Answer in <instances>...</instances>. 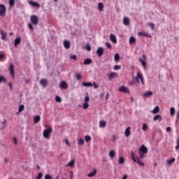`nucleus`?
<instances>
[{
  "instance_id": "1",
  "label": "nucleus",
  "mask_w": 179,
  "mask_h": 179,
  "mask_svg": "<svg viewBox=\"0 0 179 179\" xmlns=\"http://www.w3.org/2000/svg\"><path fill=\"white\" fill-rule=\"evenodd\" d=\"M131 159L134 163H137V164H139V166H145V164L142 162V161L139 160V157H138L135 154H134V152L131 151Z\"/></svg>"
},
{
  "instance_id": "2",
  "label": "nucleus",
  "mask_w": 179,
  "mask_h": 179,
  "mask_svg": "<svg viewBox=\"0 0 179 179\" xmlns=\"http://www.w3.org/2000/svg\"><path fill=\"white\" fill-rule=\"evenodd\" d=\"M52 132V129L49 127L43 131V138H45L46 139H50L51 137V133Z\"/></svg>"
},
{
  "instance_id": "3",
  "label": "nucleus",
  "mask_w": 179,
  "mask_h": 179,
  "mask_svg": "<svg viewBox=\"0 0 179 179\" xmlns=\"http://www.w3.org/2000/svg\"><path fill=\"white\" fill-rule=\"evenodd\" d=\"M135 79H136L137 83H138V84L141 83V80L142 85H145V81H143V76H142V74H141L140 72L137 73V76L135 77Z\"/></svg>"
},
{
  "instance_id": "4",
  "label": "nucleus",
  "mask_w": 179,
  "mask_h": 179,
  "mask_svg": "<svg viewBox=\"0 0 179 179\" xmlns=\"http://www.w3.org/2000/svg\"><path fill=\"white\" fill-rule=\"evenodd\" d=\"M6 14V6L3 4H0V16L2 17H5Z\"/></svg>"
},
{
  "instance_id": "5",
  "label": "nucleus",
  "mask_w": 179,
  "mask_h": 179,
  "mask_svg": "<svg viewBox=\"0 0 179 179\" xmlns=\"http://www.w3.org/2000/svg\"><path fill=\"white\" fill-rule=\"evenodd\" d=\"M30 22H31V23L35 26H37V24H38V17L34 15H31L30 17Z\"/></svg>"
},
{
  "instance_id": "6",
  "label": "nucleus",
  "mask_w": 179,
  "mask_h": 179,
  "mask_svg": "<svg viewBox=\"0 0 179 179\" xmlns=\"http://www.w3.org/2000/svg\"><path fill=\"white\" fill-rule=\"evenodd\" d=\"M0 34L1 36V40H3V41H8V39L6 38V37H8V33L1 30Z\"/></svg>"
},
{
  "instance_id": "7",
  "label": "nucleus",
  "mask_w": 179,
  "mask_h": 179,
  "mask_svg": "<svg viewBox=\"0 0 179 179\" xmlns=\"http://www.w3.org/2000/svg\"><path fill=\"white\" fill-rule=\"evenodd\" d=\"M103 52H104V48H103V47H99L96 50V54L99 55V57H103Z\"/></svg>"
},
{
  "instance_id": "8",
  "label": "nucleus",
  "mask_w": 179,
  "mask_h": 179,
  "mask_svg": "<svg viewBox=\"0 0 179 179\" xmlns=\"http://www.w3.org/2000/svg\"><path fill=\"white\" fill-rule=\"evenodd\" d=\"M10 73L13 76V78L15 79V66L13 64L10 65Z\"/></svg>"
},
{
  "instance_id": "9",
  "label": "nucleus",
  "mask_w": 179,
  "mask_h": 179,
  "mask_svg": "<svg viewBox=\"0 0 179 179\" xmlns=\"http://www.w3.org/2000/svg\"><path fill=\"white\" fill-rule=\"evenodd\" d=\"M119 90H120V92H123V93H127L128 94H129V93H130L129 90L125 86H121L119 88Z\"/></svg>"
},
{
  "instance_id": "10",
  "label": "nucleus",
  "mask_w": 179,
  "mask_h": 179,
  "mask_svg": "<svg viewBox=\"0 0 179 179\" xmlns=\"http://www.w3.org/2000/svg\"><path fill=\"white\" fill-rule=\"evenodd\" d=\"M148 150H148V148L145 146V145H142L138 149V152H141L142 153H148Z\"/></svg>"
},
{
  "instance_id": "11",
  "label": "nucleus",
  "mask_w": 179,
  "mask_h": 179,
  "mask_svg": "<svg viewBox=\"0 0 179 179\" xmlns=\"http://www.w3.org/2000/svg\"><path fill=\"white\" fill-rule=\"evenodd\" d=\"M59 87H60V89H68L69 87L68 83H66V81H62L60 83Z\"/></svg>"
},
{
  "instance_id": "12",
  "label": "nucleus",
  "mask_w": 179,
  "mask_h": 179,
  "mask_svg": "<svg viewBox=\"0 0 179 179\" xmlns=\"http://www.w3.org/2000/svg\"><path fill=\"white\" fill-rule=\"evenodd\" d=\"M138 36H141L142 37H150V36H149V34L145 31H138Z\"/></svg>"
},
{
  "instance_id": "13",
  "label": "nucleus",
  "mask_w": 179,
  "mask_h": 179,
  "mask_svg": "<svg viewBox=\"0 0 179 179\" xmlns=\"http://www.w3.org/2000/svg\"><path fill=\"white\" fill-rule=\"evenodd\" d=\"M114 78H118L117 73L112 72L109 74V76H108L109 80H111V79H114Z\"/></svg>"
},
{
  "instance_id": "14",
  "label": "nucleus",
  "mask_w": 179,
  "mask_h": 179,
  "mask_svg": "<svg viewBox=\"0 0 179 179\" xmlns=\"http://www.w3.org/2000/svg\"><path fill=\"white\" fill-rule=\"evenodd\" d=\"M110 41H112V43H113V44H116L117 43V36H115V35H114L113 34L110 35Z\"/></svg>"
},
{
  "instance_id": "15",
  "label": "nucleus",
  "mask_w": 179,
  "mask_h": 179,
  "mask_svg": "<svg viewBox=\"0 0 179 179\" xmlns=\"http://www.w3.org/2000/svg\"><path fill=\"white\" fill-rule=\"evenodd\" d=\"M64 48L69 50V48H71V42H69V41L65 40L64 41Z\"/></svg>"
},
{
  "instance_id": "16",
  "label": "nucleus",
  "mask_w": 179,
  "mask_h": 179,
  "mask_svg": "<svg viewBox=\"0 0 179 179\" xmlns=\"http://www.w3.org/2000/svg\"><path fill=\"white\" fill-rule=\"evenodd\" d=\"M28 2L29 3V5H31L32 6H34L35 8H40V3H38L36 1H29Z\"/></svg>"
},
{
  "instance_id": "17",
  "label": "nucleus",
  "mask_w": 179,
  "mask_h": 179,
  "mask_svg": "<svg viewBox=\"0 0 179 179\" xmlns=\"http://www.w3.org/2000/svg\"><path fill=\"white\" fill-rule=\"evenodd\" d=\"M143 97L145 98H148V97H150V96H153V92L152 91H147L143 94Z\"/></svg>"
},
{
  "instance_id": "18",
  "label": "nucleus",
  "mask_w": 179,
  "mask_h": 179,
  "mask_svg": "<svg viewBox=\"0 0 179 179\" xmlns=\"http://www.w3.org/2000/svg\"><path fill=\"white\" fill-rule=\"evenodd\" d=\"M21 41H22V38H20V36H19L17 38H15V41H14L15 47H17V45H19V44H20Z\"/></svg>"
},
{
  "instance_id": "19",
  "label": "nucleus",
  "mask_w": 179,
  "mask_h": 179,
  "mask_svg": "<svg viewBox=\"0 0 179 179\" xmlns=\"http://www.w3.org/2000/svg\"><path fill=\"white\" fill-rule=\"evenodd\" d=\"M107 122L104 120H101L99 122V128H106Z\"/></svg>"
},
{
  "instance_id": "20",
  "label": "nucleus",
  "mask_w": 179,
  "mask_h": 179,
  "mask_svg": "<svg viewBox=\"0 0 179 179\" xmlns=\"http://www.w3.org/2000/svg\"><path fill=\"white\" fill-rule=\"evenodd\" d=\"M123 23H124V26H128V24H129L131 23V20L128 17H124L123 19Z\"/></svg>"
},
{
  "instance_id": "21",
  "label": "nucleus",
  "mask_w": 179,
  "mask_h": 179,
  "mask_svg": "<svg viewBox=\"0 0 179 179\" xmlns=\"http://www.w3.org/2000/svg\"><path fill=\"white\" fill-rule=\"evenodd\" d=\"M124 135L128 138L131 135V127H127L124 131Z\"/></svg>"
},
{
  "instance_id": "22",
  "label": "nucleus",
  "mask_w": 179,
  "mask_h": 179,
  "mask_svg": "<svg viewBox=\"0 0 179 179\" xmlns=\"http://www.w3.org/2000/svg\"><path fill=\"white\" fill-rule=\"evenodd\" d=\"M93 60H92V59L88 58V59H85L83 64L84 65H90V64H92Z\"/></svg>"
},
{
  "instance_id": "23",
  "label": "nucleus",
  "mask_w": 179,
  "mask_h": 179,
  "mask_svg": "<svg viewBox=\"0 0 179 179\" xmlns=\"http://www.w3.org/2000/svg\"><path fill=\"white\" fill-rule=\"evenodd\" d=\"M40 120H41V117L38 115L34 117V121L35 124H38V122H40Z\"/></svg>"
},
{
  "instance_id": "24",
  "label": "nucleus",
  "mask_w": 179,
  "mask_h": 179,
  "mask_svg": "<svg viewBox=\"0 0 179 179\" xmlns=\"http://www.w3.org/2000/svg\"><path fill=\"white\" fill-rule=\"evenodd\" d=\"M40 83L41 86H43V87H45V86H47L48 81L45 79H41L40 81Z\"/></svg>"
},
{
  "instance_id": "25",
  "label": "nucleus",
  "mask_w": 179,
  "mask_h": 179,
  "mask_svg": "<svg viewBox=\"0 0 179 179\" xmlns=\"http://www.w3.org/2000/svg\"><path fill=\"white\" fill-rule=\"evenodd\" d=\"M116 153L115 151L114 150H111L109 152V157H110V159H114L115 156H116Z\"/></svg>"
},
{
  "instance_id": "26",
  "label": "nucleus",
  "mask_w": 179,
  "mask_h": 179,
  "mask_svg": "<svg viewBox=\"0 0 179 179\" xmlns=\"http://www.w3.org/2000/svg\"><path fill=\"white\" fill-rule=\"evenodd\" d=\"M97 173V170L96 169H94V171L90 173H88L87 176L88 177H94L96 176Z\"/></svg>"
},
{
  "instance_id": "27",
  "label": "nucleus",
  "mask_w": 179,
  "mask_h": 179,
  "mask_svg": "<svg viewBox=\"0 0 179 179\" xmlns=\"http://www.w3.org/2000/svg\"><path fill=\"white\" fill-rule=\"evenodd\" d=\"M136 43V38L134 36H131L129 38V44H135Z\"/></svg>"
},
{
  "instance_id": "28",
  "label": "nucleus",
  "mask_w": 179,
  "mask_h": 179,
  "mask_svg": "<svg viewBox=\"0 0 179 179\" xmlns=\"http://www.w3.org/2000/svg\"><path fill=\"white\" fill-rule=\"evenodd\" d=\"M162 119V115H156L153 117V121H157V120H159V121H161Z\"/></svg>"
},
{
  "instance_id": "29",
  "label": "nucleus",
  "mask_w": 179,
  "mask_h": 179,
  "mask_svg": "<svg viewBox=\"0 0 179 179\" xmlns=\"http://www.w3.org/2000/svg\"><path fill=\"white\" fill-rule=\"evenodd\" d=\"M98 9L100 10V12L103 11V9H104V5L103 3H98Z\"/></svg>"
},
{
  "instance_id": "30",
  "label": "nucleus",
  "mask_w": 179,
  "mask_h": 179,
  "mask_svg": "<svg viewBox=\"0 0 179 179\" xmlns=\"http://www.w3.org/2000/svg\"><path fill=\"white\" fill-rule=\"evenodd\" d=\"M170 114L171 117H174V115L176 114V108L174 107L170 108Z\"/></svg>"
},
{
  "instance_id": "31",
  "label": "nucleus",
  "mask_w": 179,
  "mask_h": 179,
  "mask_svg": "<svg viewBox=\"0 0 179 179\" xmlns=\"http://www.w3.org/2000/svg\"><path fill=\"white\" fill-rule=\"evenodd\" d=\"M160 111V108L159 106H156L152 111V114H157Z\"/></svg>"
},
{
  "instance_id": "32",
  "label": "nucleus",
  "mask_w": 179,
  "mask_h": 179,
  "mask_svg": "<svg viewBox=\"0 0 179 179\" xmlns=\"http://www.w3.org/2000/svg\"><path fill=\"white\" fill-rule=\"evenodd\" d=\"M83 86H85V87H90L93 86V84L92 83H83Z\"/></svg>"
},
{
  "instance_id": "33",
  "label": "nucleus",
  "mask_w": 179,
  "mask_h": 179,
  "mask_svg": "<svg viewBox=\"0 0 179 179\" xmlns=\"http://www.w3.org/2000/svg\"><path fill=\"white\" fill-rule=\"evenodd\" d=\"M174 162H176V158H172L167 161V164H169V166H171V164H173Z\"/></svg>"
},
{
  "instance_id": "34",
  "label": "nucleus",
  "mask_w": 179,
  "mask_h": 179,
  "mask_svg": "<svg viewBox=\"0 0 179 179\" xmlns=\"http://www.w3.org/2000/svg\"><path fill=\"white\" fill-rule=\"evenodd\" d=\"M85 143V140H83V138H79L78 140V145H79L80 146H82V145H83Z\"/></svg>"
},
{
  "instance_id": "35",
  "label": "nucleus",
  "mask_w": 179,
  "mask_h": 179,
  "mask_svg": "<svg viewBox=\"0 0 179 179\" xmlns=\"http://www.w3.org/2000/svg\"><path fill=\"white\" fill-rule=\"evenodd\" d=\"M140 62L143 65V68H146V62L143 60V59H139Z\"/></svg>"
},
{
  "instance_id": "36",
  "label": "nucleus",
  "mask_w": 179,
  "mask_h": 179,
  "mask_svg": "<svg viewBox=\"0 0 179 179\" xmlns=\"http://www.w3.org/2000/svg\"><path fill=\"white\" fill-rule=\"evenodd\" d=\"M145 155H146V153L138 151V156L140 159H144Z\"/></svg>"
},
{
  "instance_id": "37",
  "label": "nucleus",
  "mask_w": 179,
  "mask_h": 179,
  "mask_svg": "<svg viewBox=\"0 0 179 179\" xmlns=\"http://www.w3.org/2000/svg\"><path fill=\"white\" fill-rule=\"evenodd\" d=\"M124 163H125V159H124V157H120L119 158V164H124Z\"/></svg>"
},
{
  "instance_id": "38",
  "label": "nucleus",
  "mask_w": 179,
  "mask_h": 179,
  "mask_svg": "<svg viewBox=\"0 0 179 179\" xmlns=\"http://www.w3.org/2000/svg\"><path fill=\"white\" fill-rule=\"evenodd\" d=\"M83 108H84V110H87V108H89V103L87 102H85L83 105Z\"/></svg>"
},
{
  "instance_id": "39",
  "label": "nucleus",
  "mask_w": 179,
  "mask_h": 179,
  "mask_svg": "<svg viewBox=\"0 0 179 179\" xmlns=\"http://www.w3.org/2000/svg\"><path fill=\"white\" fill-rule=\"evenodd\" d=\"M68 166L70 167H73L75 166V159H72L69 164Z\"/></svg>"
},
{
  "instance_id": "40",
  "label": "nucleus",
  "mask_w": 179,
  "mask_h": 179,
  "mask_svg": "<svg viewBox=\"0 0 179 179\" xmlns=\"http://www.w3.org/2000/svg\"><path fill=\"white\" fill-rule=\"evenodd\" d=\"M85 142H90V141H92V137H90V136H85Z\"/></svg>"
},
{
  "instance_id": "41",
  "label": "nucleus",
  "mask_w": 179,
  "mask_h": 179,
  "mask_svg": "<svg viewBox=\"0 0 179 179\" xmlns=\"http://www.w3.org/2000/svg\"><path fill=\"white\" fill-rule=\"evenodd\" d=\"M115 61H120V54L115 53L114 55Z\"/></svg>"
},
{
  "instance_id": "42",
  "label": "nucleus",
  "mask_w": 179,
  "mask_h": 179,
  "mask_svg": "<svg viewBox=\"0 0 179 179\" xmlns=\"http://www.w3.org/2000/svg\"><path fill=\"white\" fill-rule=\"evenodd\" d=\"M55 100L57 103H61V101H62V99L59 96H56Z\"/></svg>"
},
{
  "instance_id": "43",
  "label": "nucleus",
  "mask_w": 179,
  "mask_h": 179,
  "mask_svg": "<svg viewBox=\"0 0 179 179\" xmlns=\"http://www.w3.org/2000/svg\"><path fill=\"white\" fill-rule=\"evenodd\" d=\"M2 82H3L4 83H6V79L5 78V77L1 76H0V83H2Z\"/></svg>"
},
{
  "instance_id": "44",
  "label": "nucleus",
  "mask_w": 179,
  "mask_h": 179,
  "mask_svg": "<svg viewBox=\"0 0 179 179\" xmlns=\"http://www.w3.org/2000/svg\"><path fill=\"white\" fill-rule=\"evenodd\" d=\"M148 26L150 27H151V29L152 30H154L155 29V23L153 22H148Z\"/></svg>"
},
{
  "instance_id": "45",
  "label": "nucleus",
  "mask_w": 179,
  "mask_h": 179,
  "mask_svg": "<svg viewBox=\"0 0 179 179\" xmlns=\"http://www.w3.org/2000/svg\"><path fill=\"white\" fill-rule=\"evenodd\" d=\"M6 119H3V126L1 127H0V129H3V128H5V127H6Z\"/></svg>"
},
{
  "instance_id": "46",
  "label": "nucleus",
  "mask_w": 179,
  "mask_h": 179,
  "mask_svg": "<svg viewBox=\"0 0 179 179\" xmlns=\"http://www.w3.org/2000/svg\"><path fill=\"white\" fill-rule=\"evenodd\" d=\"M105 45H106L107 48H109V50H111V48H113V46L111 45V43H110L106 42L105 43Z\"/></svg>"
},
{
  "instance_id": "47",
  "label": "nucleus",
  "mask_w": 179,
  "mask_h": 179,
  "mask_svg": "<svg viewBox=\"0 0 179 179\" xmlns=\"http://www.w3.org/2000/svg\"><path fill=\"white\" fill-rule=\"evenodd\" d=\"M42 178H43V173L39 172L36 177V179H42Z\"/></svg>"
},
{
  "instance_id": "48",
  "label": "nucleus",
  "mask_w": 179,
  "mask_h": 179,
  "mask_svg": "<svg viewBox=\"0 0 179 179\" xmlns=\"http://www.w3.org/2000/svg\"><path fill=\"white\" fill-rule=\"evenodd\" d=\"M10 6H15V0H9Z\"/></svg>"
},
{
  "instance_id": "49",
  "label": "nucleus",
  "mask_w": 179,
  "mask_h": 179,
  "mask_svg": "<svg viewBox=\"0 0 179 179\" xmlns=\"http://www.w3.org/2000/svg\"><path fill=\"white\" fill-rule=\"evenodd\" d=\"M142 129H143V131H146V129H148V124H145V123H144V124H143Z\"/></svg>"
},
{
  "instance_id": "50",
  "label": "nucleus",
  "mask_w": 179,
  "mask_h": 179,
  "mask_svg": "<svg viewBox=\"0 0 179 179\" xmlns=\"http://www.w3.org/2000/svg\"><path fill=\"white\" fill-rule=\"evenodd\" d=\"M24 110V105H20L19 107V113L23 111Z\"/></svg>"
},
{
  "instance_id": "51",
  "label": "nucleus",
  "mask_w": 179,
  "mask_h": 179,
  "mask_svg": "<svg viewBox=\"0 0 179 179\" xmlns=\"http://www.w3.org/2000/svg\"><path fill=\"white\" fill-rule=\"evenodd\" d=\"M71 59H73V61H78V58L76 57V55H73V56H71L70 57Z\"/></svg>"
},
{
  "instance_id": "52",
  "label": "nucleus",
  "mask_w": 179,
  "mask_h": 179,
  "mask_svg": "<svg viewBox=\"0 0 179 179\" xmlns=\"http://www.w3.org/2000/svg\"><path fill=\"white\" fill-rule=\"evenodd\" d=\"M28 27L29 29V30H34V27H33V24H28Z\"/></svg>"
},
{
  "instance_id": "53",
  "label": "nucleus",
  "mask_w": 179,
  "mask_h": 179,
  "mask_svg": "<svg viewBox=\"0 0 179 179\" xmlns=\"http://www.w3.org/2000/svg\"><path fill=\"white\" fill-rule=\"evenodd\" d=\"M45 179H52V176H51L50 174H47L45 176Z\"/></svg>"
},
{
  "instance_id": "54",
  "label": "nucleus",
  "mask_w": 179,
  "mask_h": 179,
  "mask_svg": "<svg viewBox=\"0 0 179 179\" xmlns=\"http://www.w3.org/2000/svg\"><path fill=\"white\" fill-rule=\"evenodd\" d=\"M114 69L115 71H118V69H121V66L115 65Z\"/></svg>"
},
{
  "instance_id": "55",
  "label": "nucleus",
  "mask_w": 179,
  "mask_h": 179,
  "mask_svg": "<svg viewBox=\"0 0 179 179\" xmlns=\"http://www.w3.org/2000/svg\"><path fill=\"white\" fill-rule=\"evenodd\" d=\"M86 49L87 51H92V46H90V45H87Z\"/></svg>"
},
{
  "instance_id": "56",
  "label": "nucleus",
  "mask_w": 179,
  "mask_h": 179,
  "mask_svg": "<svg viewBox=\"0 0 179 179\" xmlns=\"http://www.w3.org/2000/svg\"><path fill=\"white\" fill-rule=\"evenodd\" d=\"M90 101V98L89 97V96H85V103H87Z\"/></svg>"
},
{
  "instance_id": "57",
  "label": "nucleus",
  "mask_w": 179,
  "mask_h": 179,
  "mask_svg": "<svg viewBox=\"0 0 179 179\" xmlns=\"http://www.w3.org/2000/svg\"><path fill=\"white\" fill-rule=\"evenodd\" d=\"M76 78L77 80H80V78H81L80 74H76Z\"/></svg>"
},
{
  "instance_id": "58",
  "label": "nucleus",
  "mask_w": 179,
  "mask_h": 179,
  "mask_svg": "<svg viewBox=\"0 0 179 179\" xmlns=\"http://www.w3.org/2000/svg\"><path fill=\"white\" fill-rule=\"evenodd\" d=\"M176 143H177V146H176V149L178 150L179 149V138H178Z\"/></svg>"
},
{
  "instance_id": "59",
  "label": "nucleus",
  "mask_w": 179,
  "mask_h": 179,
  "mask_svg": "<svg viewBox=\"0 0 179 179\" xmlns=\"http://www.w3.org/2000/svg\"><path fill=\"white\" fill-rule=\"evenodd\" d=\"M94 89H99V85L97 84H96V82H94Z\"/></svg>"
},
{
  "instance_id": "60",
  "label": "nucleus",
  "mask_w": 179,
  "mask_h": 179,
  "mask_svg": "<svg viewBox=\"0 0 179 179\" xmlns=\"http://www.w3.org/2000/svg\"><path fill=\"white\" fill-rule=\"evenodd\" d=\"M8 86H9V87H10V90H13V84H12V83H8Z\"/></svg>"
},
{
  "instance_id": "61",
  "label": "nucleus",
  "mask_w": 179,
  "mask_h": 179,
  "mask_svg": "<svg viewBox=\"0 0 179 179\" xmlns=\"http://www.w3.org/2000/svg\"><path fill=\"white\" fill-rule=\"evenodd\" d=\"M104 94H106V92H103V93L101 94V100H104Z\"/></svg>"
},
{
  "instance_id": "62",
  "label": "nucleus",
  "mask_w": 179,
  "mask_h": 179,
  "mask_svg": "<svg viewBox=\"0 0 179 179\" xmlns=\"http://www.w3.org/2000/svg\"><path fill=\"white\" fill-rule=\"evenodd\" d=\"M166 132H170V131H171V127H166Z\"/></svg>"
},
{
  "instance_id": "63",
  "label": "nucleus",
  "mask_w": 179,
  "mask_h": 179,
  "mask_svg": "<svg viewBox=\"0 0 179 179\" xmlns=\"http://www.w3.org/2000/svg\"><path fill=\"white\" fill-rule=\"evenodd\" d=\"M108 96H109V94L108 92L106 93V98H105V100L107 101V100H108Z\"/></svg>"
},
{
  "instance_id": "64",
  "label": "nucleus",
  "mask_w": 179,
  "mask_h": 179,
  "mask_svg": "<svg viewBox=\"0 0 179 179\" xmlns=\"http://www.w3.org/2000/svg\"><path fill=\"white\" fill-rule=\"evenodd\" d=\"M66 144L67 145V146H71V143H69V141H68V140H66Z\"/></svg>"
}]
</instances>
